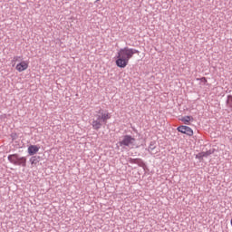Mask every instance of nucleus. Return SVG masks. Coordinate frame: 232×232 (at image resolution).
<instances>
[{
    "label": "nucleus",
    "mask_w": 232,
    "mask_h": 232,
    "mask_svg": "<svg viewBox=\"0 0 232 232\" xmlns=\"http://www.w3.org/2000/svg\"><path fill=\"white\" fill-rule=\"evenodd\" d=\"M135 53H139V50L129 47L120 49L116 59V66H118V68H126L128 63H130V59H131Z\"/></svg>",
    "instance_id": "1"
},
{
    "label": "nucleus",
    "mask_w": 232,
    "mask_h": 232,
    "mask_svg": "<svg viewBox=\"0 0 232 232\" xmlns=\"http://www.w3.org/2000/svg\"><path fill=\"white\" fill-rule=\"evenodd\" d=\"M110 119H111V113H109L108 111L100 109L92 118V130L99 131V130L102 128L103 124H108V121H110Z\"/></svg>",
    "instance_id": "2"
},
{
    "label": "nucleus",
    "mask_w": 232,
    "mask_h": 232,
    "mask_svg": "<svg viewBox=\"0 0 232 232\" xmlns=\"http://www.w3.org/2000/svg\"><path fill=\"white\" fill-rule=\"evenodd\" d=\"M7 160L11 164H14V166H22V168H26V157H21L17 153L8 155Z\"/></svg>",
    "instance_id": "3"
},
{
    "label": "nucleus",
    "mask_w": 232,
    "mask_h": 232,
    "mask_svg": "<svg viewBox=\"0 0 232 232\" xmlns=\"http://www.w3.org/2000/svg\"><path fill=\"white\" fill-rule=\"evenodd\" d=\"M135 140L134 137L126 134L122 137V140L119 141V146L123 149L129 148V150H133L135 148Z\"/></svg>",
    "instance_id": "4"
},
{
    "label": "nucleus",
    "mask_w": 232,
    "mask_h": 232,
    "mask_svg": "<svg viewBox=\"0 0 232 232\" xmlns=\"http://www.w3.org/2000/svg\"><path fill=\"white\" fill-rule=\"evenodd\" d=\"M179 133H183L184 135H188V137H192L193 135V129L188 127L186 125H181L177 128Z\"/></svg>",
    "instance_id": "5"
},
{
    "label": "nucleus",
    "mask_w": 232,
    "mask_h": 232,
    "mask_svg": "<svg viewBox=\"0 0 232 232\" xmlns=\"http://www.w3.org/2000/svg\"><path fill=\"white\" fill-rule=\"evenodd\" d=\"M15 70L20 72H24V70H28V63H26V61H22L16 65Z\"/></svg>",
    "instance_id": "6"
},
{
    "label": "nucleus",
    "mask_w": 232,
    "mask_h": 232,
    "mask_svg": "<svg viewBox=\"0 0 232 232\" xmlns=\"http://www.w3.org/2000/svg\"><path fill=\"white\" fill-rule=\"evenodd\" d=\"M127 160H128V162H130V164H137L140 168H142V166H144V161L139 158H137V159L129 158Z\"/></svg>",
    "instance_id": "7"
},
{
    "label": "nucleus",
    "mask_w": 232,
    "mask_h": 232,
    "mask_svg": "<svg viewBox=\"0 0 232 232\" xmlns=\"http://www.w3.org/2000/svg\"><path fill=\"white\" fill-rule=\"evenodd\" d=\"M39 151V147L37 145H31L28 147V154L29 155H35Z\"/></svg>",
    "instance_id": "8"
},
{
    "label": "nucleus",
    "mask_w": 232,
    "mask_h": 232,
    "mask_svg": "<svg viewBox=\"0 0 232 232\" xmlns=\"http://www.w3.org/2000/svg\"><path fill=\"white\" fill-rule=\"evenodd\" d=\"M181 122H184L187 126L189 125V122H193V116H183L180 119Z\"/></svg>",
    "instance_id": "9"
},
{
    "label": "nucleus",
    "mask_w": 232,
    "mask_h": 232,
    "mask_svg": "<svg viewBox=\"0 0 232 232\" xmlns=\"http://www.w3.org/2000/svg\"><path fill=\"white\" fill-rule=\"evenodd\" d=\"M40 160H41V157H39V156H32L30 158V162H31L32 166H37V164H39Z\"/></svg>",
    "instance_id": "10"
},
{
    "label": "nucleus",
    "mask_w": 232,
    "mask_h": 232,
    "mask_svg": "<svg viewBox=\"0 0 232 232\" xmlns=\"http://www.w3.org/2000/svg\"><path fill=\"white\" fill-rule=\"evenodd\" d=\"M155 148H157V146H155V141H150L149 148L147 149V151H149V153H151V151H153Z\"/></svg>",
    "instance_id": "11"
},
{
    "label": "nucleus",
    "mask_w": 232,
    "mask_h": 232,
    "mask_svg": "<svg viewBox=\"0 0 232 232\" xmlns=\"http://www.w3.org/2000/svg\"><path fill=\"white\" fill-rule=\"evenodd\" d=\"M202 157L208 158L209 155H211V150L206 151V152H201Z\"/></svg>",
    "instance_id": "12"
},
{
    "label": "nucleus",
    "mask_w": 232,
    "mask_h": 232,
    "mask_svg": "<svg viewBox=\"0 0 232 232\" xmlns=\"http://www.w3.org/2000/svg\"><path fill=\"white\" fill-rule=\"evenodd\" d=\"M23 59V56H14L13 58V63H17V61H21Z\"/></svg>",
    "instance_id": "13"
},
{
    "label": "nucleus",
    "mask_w": 232,
    "mask_h": 232,
    "mask_svg": "<svg viewBox=\"0 0 232 232\" xmlns=\"http://www.w3.org/2000/svg\"><path fill=\"white\" fill-rule=\"evenodd\" d=\"M196 159H198V160H202L204 159V156H202V152L198 153V154L196 155Z\"/></svg>",
    "instance_id": "14"
},
{
    "label": "nucleus",
    "mask_w": 232,
    "mask_h": 232,
    "mask_svg": "<svg viewBox=\"0 0 232 232\" xmlns=\"http://www.w3.org/2000/svg\"><path fill=\"white\" fill-rule=\"evenodd\" d=\"M201 81L202 82H208V80L206 79V77L201 78Z\"/></svg>",
    "instance_id": "15"
},
{
    "label": "nucleus",
    "mask_w": 232,
    "mask_h": 232,
    "mask_svg": "<svg viewBox=\"0 0 232 232\" xmlns=\"http://www.w3.org/2000/svg\"><path fill=\"white\" fill-rule=\"evenodd\" d=\"M99 1H101V0H96L95 3H99Z\"/></svg>",
    "instance_id": "16"
}]
</instances>
